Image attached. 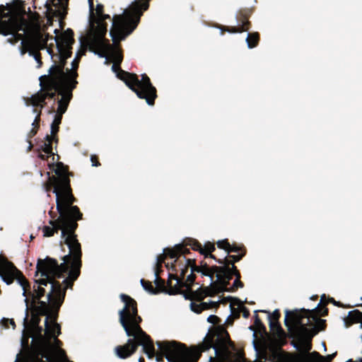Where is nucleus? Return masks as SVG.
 Here are the masks:
<instances>
[{
	"instance_id": "9d476101",
	"label": "nucleus",
	"mask_w": 362,
	"mask_h": 362,
	"mask_svg": "<svg viewBox=\"0 0 362 362\" xmlns=\"http://www.w3.org/2000/svg\"><path fill=\"white\" fill-rule=\"evenodd\" d=\"M122 301L124 303L123 309L119 311V322L124 328L127 335H132L130 329L135 328L141 331L140 325L142 318L138 314L136 301L128 295H120Z\"/></svg>"
},
{
	"instance_id": "79ce46f5",
	"label": "nucleus",
	"mask_w": 362,
	"mask_h": 362,
	"mask_svg": "<svg viewBox=\"0 0 362 362\" xmlns=\"http://www.w3.org/2000/svg\"><path fill=\"white\" fill-rule=\"evenodd\" d=\"M325 295H322L321 297L320 303L318 305V307H322L325 306L328 303H332L334 305L340 307V308H344V306L342 305V303L339 301H336L333 298H329L327 301H325Z\"/></svg>"
},
{
	"instance_id": "774afa93",
	"label": "nucleus",
	"mask_w": 362,
	"mask_h": 362,
	"mask_svg": "<svg viewBox=\"0 0 362 362\" xmlns=\"http://www.w3.org/2000/svg\"><path fill=\"white\" fill-rule=\"evenodd\" d=\"M162 267H158V265H155L154 273L156 274V272H158L159 273V276H160L161 274V273L163 272L162 269Z\"/></svg>"
},
{
	"instance_id": "5fc2aeb1",
	"label": "nucleus",
	"mask_w": 362,
	"mask_h": 362,
	"mask_svg": "<svg viewBox=\"0 0 362 362\" xmlns=\"http://www.w3.org/2000/svg\"><path fill=\"white\" fill-rule=\"evenodd\" d=\"M244 284L240 279H235L233 284L228 288V292H235L238 288H243Z\"/></svg>"
},
{
	"instance_id": "bf43d9fd",
	"label": "nucleus",
	"mask_w": 362,
	"mask_h": 362,
	"mask_svg": "<svg viewBox=\"0 0 362 362\" xmlns=\"http://www.w3.org/2000/svg\"><path fill=\"white\" fill-rule=\"evenodd\" d=\"M1 323L6 328H8V324L11 325L13 328L16 327V324L13 319L3 318L1 320Z\"/></svg>"
},
{
	"instance_id": "473e14b6",
	"label": "nucleus",
	"mask_w": 362,
	"mask_h": 362,
	"mask_svg": "<svg viewBox=\"0 0 362 362\" xmlns=\"http://www.w3.org/2000/svg\"><path fill=\"white\" fill-rule=\"evenodd\" d=\"M347 321H349L350 324L362 322V312L358 310L350 311L347 317Z\"/></svg>"
},
{
	"instance_id": "6e6d98bb",
	"label": "nucleus",
	"mask_w": 362,
	"mask_h": 362,
	"mask_svg": "<svg viewBox=\"0 0 362 362\" xmlns=\"http://www.w3.org/2000/svg\"><path fill=\"white\" fill-rule=\"evenodd\" d=\"M269 313V321H276L279 322V318L281 317V313L279 310L276 309L272 314Z\"/></svg>"
},
{
	"instance_id": "9b49d317",
	"label": "nucleus",
	"mask_w": 362,
	"mask_h": 362,
	"mask_svg": "<svg viewBox=\"0 0 362 362\" xmlns=\"http://www.w3.org/2000/svg\"><path fill=\"white\" fill-rule=\"evenodd\" d=\"M168 284L170 286L169 295L182 294L186 300L198 301L199 288L193 291V284H187V278L180 276V274L169 273Z\"/></svg>"
},
{
	"instance_id": "7c9ffc66",
	"label": "nucleus",
	"mask_w": 362,
	"mask_h": 362,
	"mask_svg": "<svg viewBox=\"0 0 362 362\" xmlns=\"http://www.w3.org/2000/svg\"><path fill=\"white\" fill-rule=\"evenodd\" d=\"M260 35L259 33L254 32L250 33L246 38V42L249 48L252 49L256 47L259 42Z\"/></svg>"
},
{
	"instance_id": "ddd939ff",
	"label": "nucleus",
	"mask_w": 362,
	"mask_h": 362,
	"mask_svg": "<svg viewBox=\"0 0 362 362\" xmlns=\"http://www.w3.org/2000/svg\"><path fill=\"white\" fill-rule=\"evenodd\" d=\"M0 276L8 285L11 284L16 279L21 286L23 287L28 286L23 273L3 255H0Z\"/></svg>"
},
{
	"instance_id": "13d9d810",
	"label": "nucleus",
	"mask_w": 362,
	"mask_h": 362,
	"mask_svg": "<svg viewBox=\"0 0 362 362\" xmlns=\"http://www.w3.org/2000/svg\"><path fill=\"white\" fill-rule=\"evenodd\" d=\"M35 328L36 329L37 337L34 341H40L41 338H42L44 340H47L42 334V332L43 330L42 327L39 325L38 327H35Z\"/></svg>"
},
{
	"instance_id": "a878e982",
	"label": "nucleus",
	"mask_w": 362,
	"mask_h": 362,
	"mask_svg": "<svg viewBox=\"0 0 362 362\" xmlns=\"http://www.w3.org/2000/svg\"><path fill=\"white\" fill-rule=\"evenodd\" d=\"M284 360L286 362H315L309 358V354H291V353H284Z\"/></svg>"
},
{
	"instance_id": "f257e3e1",
	"label": "nucleus",
	"mask_w": 362,
	"mask_h": 362,
	"mask_svg": "<svg viewBox=\"0 0 362 362\" xmlns=\"http://www.w3.org/2000/svg\"><path fill=\"white\" fill-rule=\"evenodd\" d=\"M56 208L59 216L55 219L56 214L52 210L49 211L52 218L49 223L52 226L43 227V235L52 237L61 230V238L64 239V244L67 245L69 253L62 258L63 262L60 264L56 259L49 257L44 259H39L36 266L37 274L40 272L42 276L55 274L58 278H64L67 274V279L65 281L71 283L77 280L80 276L82 267L81 245L75 232L78 226V221L83 219V214L79 208L74 204L69 205L56 202Z\"/></svg>"
},
{
	"instance_id": "423d86ee",
	"label": "nucleus",
	"mask_w": 362,
	"mask_h": 362,
	"mask_svg": "<svg viewBox=\"0 0 362 362\" xmlns=\"http://www.w3.org/2000/svg\"><path fill=\"white\" fill-rule=\"evenodd\" d=\"M56 176H52L49 179V184L46 186V191H50L53 187V193L56 194V202L74 204L77 199L73 194L71 187L70 176H73V173L69 172V166L64 165L62 162H57L49 164V169H53Z\"/></svg>"
},
{
	"instance_id": "c756f323",
	"label": "nucleus",
	"mask_w": 362,
	"mask_h": 362,
	"mask_svg": "<svg viewBox=\"0 0 362 362\" xmlns=\"http://www.w3.org/2000/svg\"><path fill=\"white\" fill-rule=\"evenodd\" d=\"M214 269L218 272L217 276H221L226 281H230L233 279V274L230 272L228 265L222 264V266Z\"/></svg>"
},
{
	"instance_id": "a211bd4d",
	"label": "nucleus",
	"mask_w": 362,
	"mask_h": 362,
	"mask_svg": "<svg viewBox=\"0 0 362 362\" xmlns=\"http://www.w3.org/2000/svg\"><path fill=\"white\" fill-rule=\"evenodd\" d=\"M36 272H37V270ZM39 274H41V273L38 272L37 274V272H35V276H37ZM40 276H41V278L39 279V280L45 278V276H42V274H40ZM25 279L28 282V286H25V287H23V286H21L23 290V296L26 297L25 298V303L26 304V316L25 317V322H27L28 316V310H29V303H31L32 304H35V303H36L37 300L41 299V298L42 296H44L45 294V289L41 286H44V285L40 284L39 283H37L38 279H36L35 281V283L36 284H37V287L35 286V285L33 286V289H34L33 291L34 292L32 293L30 291V283L26 278H25Z\"/></svg>"
},
{
	"instance_id": "f8f14e48",
	"label": "nucleus",
	"mask_w": 362,
	"mask_h": 362,
	"mask_svg": "<svg viewBox=\"0 0 362 362\" xmlns=\"http://www.w3.org/2000/svg\"><path fill=\"white\" fill-rule=\"evenodd\" d=\"M299 313L302 317V320L304 322L305 326L309 329H316L320 331H323L327 327L325 320L319 318V315L327 316L328 315V308L325 306L317 307L313 310L300 309L293 310Z\"/></svg>"
},
{
	"instance_id": "0e129e2a",
	"label": "nucleus",
	"mask_w": 362,
	"mask_h": 362,
	"mask_svg": "<svg viewBox=\"0 0 362 362\" xmlns=\"http://www.w3.org/2000/svg\"><path fill=\"white\" fill-rule=\"evenodd\" d=\"M40 115H37V116L35 117L33 122L32 123L33 127H35L37 129L40 128Z\"/></svg>"
},
{
	"instance_id": "dca6fc26",
	"label": "nucleus",
	"mask_w": 362,
	"mask_h": 362,
	"mask_svg": "<svg viewBox=\"0 0 362 362\" xmlns=\"http://www.w3.org/2000/svg\"><path fill=\"white\" fill-rule=\"evenodd\" d=\"M184 263H181L180 267L182 268L181 269V276L185 277L186 274L188 272V269H190V274L187 276V284H194L196 280L197 276L195 273L202 274L204 271H206L211 269V267L205 260H202L199 262V264H197V261L195 259H185L183 258Z\"/></svg>"
},
{
	"instance_id": "680f3d73",
	"label": "nucleus",
	"mask_w": 362,
	"mask_h": 362,
	"mask_svg": "<svg viewBox=\"0 0 362 362\" xmlns=\"http://www.w3.org/2000/svg\"><path fill=\"white\" fill-rule=\"evenodd\" d=\"M38 129H39L33 127L27 134V141H30V139L34 137L37 134Z\"/></svg>"
},
{
	"instance_id": "4468645a",
	"label": "nucleus",
	"mask_w": 362,
	"mask_h": 362,
	"mask_svg": "<svg viewBox=\"0 0 362 362\" xmlns=\"http://www.w3.org/2000/svg\"><path fill=\"white\" fill-rule=\"evenodd\" d=\"M53 347L49 340L34 341L29 349L28 362H57L51 359L50 352Z\"/></svg>"
},
{
	"instance_id": "a18cd8bd",
	"label": "nucleus",
	"mask_w": 362,
	"mask_h": 362,
	"mask_svg": "<svg viewBox=\"0 0 362 362\" xmlns=\"http://www.w3.org/2000/svg\"><path fill=\"white\" fill-rule=\"evenodd\" d=\"M1 33L4 35H8L13 33L12 26L6 21H2L0 25Z\"/></svg>"
},
{
	"instance_id": "7ed1b4c3",
	"label": "nucleus",
	"mask_w": 362,
	"mask_h": 362,
	"mask_svg": "<svg viewBox=\"0 0 362 362\" xmlns=\"http://www.w3.org/2000/svg\"><path fill=\"white\" fill-rule=\"evenodd\" d=\"M150 0H136L122 14L115 15L110 31L115 44L125 40L138 26L144 12L149 8Z\"/></svg>"
},
{
	"instance_id": "f704fd0d",
	"label": "nucleus",
	"mask_w": 362,
	"mask_h": 362,
	"mask_svg": "<svg viewBox=\"0 0 362 362\" xmlns=\"http://www.w3.org/2000/svg\"><path fill=\"white\" fill-rule=\"evenodd\" d=\"M63 115H55L54 119L51 125V134L52 136L55 137L59 132V125L62 122Z\"/></svg>"
},
{
	"instance_id": "6e6552de",
	"label": "nucleus",
	"mask_w": 362,
	"mask_h": 362,
	"mask_svg": "<svg viewBox=\"0 0 362 362\" xmlns=\"http://www.w3.org/2000/svg\"><path fill=\"white\" fill-rule=\"evenodd\" d=\"M132 335H127L129 338L124 345H119L115 348L116 356L122 359H125L132 356L137 350L139 346H142V351L148 358H153L155 355V347L151 337L142 329L141 331L135 328L130 329Z\"/></svg>"
},
{
	"instance_id": "0eeeda50",
	"label": "nucleus",
	"mask_w": 362,
	"mask_h": 362,
	"mask_svg": "<svg viewBox=\"0 0 362 362\" xmlns=\"http://www.w3.org/2000/svg\"><path fill=\"white\" fill-rule=\"evenodd\" d=\"M56 275H45V278L38 280L37 283L40 284L45 285V286L49 284L50 286V291L48 293L47 301L50 303L51 312L47 313V317L45 318V328L48 329V324L49 322V320L52 323L57 322V320L58 318V313L60 307L64 303L66 292L67 288H72L74 286V283L75 281L71 282L65 281L67 279V276L64 279L62 283L61 284L57 279L58 278L55 276Z\"/></svg>"
},
{
	"instance_id": "2eb2a0df",
	"label": "nucleus",
	"mask_w": 362,
	"mask_h": 362,
	"mask_svg": "<svg viewBox=\"0 0 362 362\" xmlns=\"http://www.w3.org/2000/svg\"><path fill=\"white\" fill-rule=\"evenodd\" d=\"M190 238H185L181 244H177L175 245V247L172 248H167L168 253L169 255V257L170 259H175L174 262L171 263L170 266L169 263L165 264V267L169 271H172L171 273L174 274H180L181 276V269H182L180 265L181 263H184L183 258L187 259L186 257V255L190 253L189 249L187 248V246L189 245L188 243V240Z\"/></svg>"
},
{
	"instance_id": "ea45409f",
	"label": "nucleus",
	"mask_w": 362,
	"mask_h": 362,
	"mask_svg": "<svg viewBox=\"0 0 362 362\" xmlns=\"http://www.w3.org/2000/svg\"><path fill=\"white\" fill-rule=\"evenodd\" d=\"M214 283L215 284V287H218L219 289H221V292H228L229 288L228 286L230 284V281H226V279L221 277V276H217V279Z\"/></svg>"
},
{
	"instance_id": "1a4fd4ad",
	"label": "nucleus",
	"mask_w": 362,
	"mask_h": 362,
	"mask_svg": "<svg viewBox=\"0 0 362 362\" xmlns=\"http://www.w3.org/2000/svg\"><path fill=\"white\" fill-rule=\"evenodd\" d=\"M107 19L110 20L109 14L104 13V6L98 4L95 8V13L93 10V15L90 12L89 25L90 33L88 40H90L92 48H101L104 46L103 37L106 35L107 31V24L105 22Z\"/></svg>"
},
{
	"instance_id": "5701e85b",
	"label": "nucleus",
	"mask_w": 362,
	"mask_h": 362,
	"mask_svg": "<svg viewBox=\"0 0 362 362\" xmlns=\"http://www.w3.org/2000/svg\"><path fill=\"white\" fill-rule=\"evenodd\" d=\"M254 11L253 8H242L238 10L236 14L238 23L244 28H247L248 31L251 28V22L249 18Z\"/></svg>"
},
{
	"instance_id": "20e7f679",
	"label": "nucleus",
	"mask_w": 362,
	"mask_h": 362,
	"mask_svg": "<svg viewBox=\"0 0 362 362\" xmlns=\"http://www.w3.org/2000/svg\"><path fill=\"white\" fill-rule=\"evenodd\" d=\"M284 325L288 331V338L293 339L291 344L297 350L303 352L298 354H308L312 349V339L318 334L316 329H309L305 326L302 317L296 311L286 310Z\"/></svg>"
},
{
	"instance_id": "c85d7f7f",
	"label": "nucleus",
	"mask_w": 362,
	"mask_h": 362,
	"mask_svg": "<svg viewBox=\"0 0 362 362\" xmlns=\"http://www.w3.org/2000/svg\"><path fill=\"white\" fill-rule=\"evenodd\" d=\"M154 284H156V287L154 288L156 290H158V293H165L168 294L170 286H168V282L165 283V280L160 277L158 272H156Z\"/></svg>"
},
{
	"instance_id": "4d7b16f0",
	"label": "nucleus",
	"mask_w": 362,
	"mask_h": 362,
	"mask_svg": "<svg viewBox=\"0 0 362 362\" xmlns=\"http://www.w3.org/2000/svg\"><path fill=\"white\" fill-rule=\"evenodd\" d=\"M207 321L213 325H218L221 322V319L214 315H209L207 318Z\"/></svg>"
},
{
	"instance_id": "f3484780",
	"label": "nucleus",
	"mask_w": 362,
	"mask_h": 362,
	"mask_svg": "<svg viewBox=\"0 0 362 362\" xmlns=\"http://www.w3.org/2000/svg\"><path fill=\"white\" fill-rule=\"evenodd\" d=\"M269 325L270 330L273 332V345L276 348V351L273 353V357L274 358H279L281 354L284 355V351L282 347L287 344V338L288 334L281 327L279 322L269 321Z\"/></svg>"
},
{
	"instance_id": "e2e57ef3",
	"label": "nucleus",
	"mask_w": 362,
	"mask_h": 362,
	"mask_svg": "<svg viewBox=\"0 0 362 362\" xmlns=\"http://www.w3.org/2000/svg\"><path fill=\"white\" fill-rule=\"evenodd\" d=\"M90 160L93 166L98 167L100 165V163L98 160V157L96 155H92L90 156Z\"/></svg>"
},
{
	"instance_id": "bb28decb",
	"label": "nucleus",
	"mask_w": 362,
	"mask_h": 362,
	"mask_svg": "<svg viewBox=\"0 0 362 362\" xmlns=\"http://www.w3.org/2000/svg\"><path fill=\"white\" fill-rule=\"evenodd\" d=\"M246 251H243L238 255H228L223 259L217 260V262L220 264L230 265V264H235L243 259L246 255Z\"/></svg>"
},
{
	"instance_id": "864d4df0",
	"label": "nucleus",
	"mask_w": 362,
	"mask_h": 362,
	"mask_svg": "<svg viewBox=\"0 0 362 362\" xmlns=\"http://www.w3.org/2000/svg\"><path fill=\"white\" fill-rule=\"evenodd\" d=\"M30 56H32L34 57V59L38 64L37 67L40 68L42 64V57H41L40 52L38 51L35 52V50L30 51Z\"/></svg>"
},
{
	"instance_id": "aec40b11",
	"label": "nucleus",
	"mask_w": 362,
	"mask_h": 362,
	"mask_svg": "<svg viewBox=\"0 0 362 362\" xmlns=\"http://www.w3.org/2000/svg\"><path fill=\"white\" fill-rule=\"evenodd\" d=\"M187 241V244L190 245V247L204 255L205 259L208 258L209 253H212L216 250L214 243L209 241L206 242L204 246L197 240L194 238H189Z\"/></svg>"
},
{
	"instance_id": "de8ad7c7",
	"label": "nucleus",
	"mask_w": 362,
	"mask_h": 362,
	"mask_svg": "<svg viewBox=\"0 0 362 362\" xmlns=\"http://www.w3.org/2000/svg\"><path fill=\"white\" fill-rule=\"evenodd\" d=\"M254 317H255L254 324H255V326L256 327L257 329L260 332H266V327H265L264 325L263 324V322H262V320H260L258 315L255 314Z\"/></svg>"
},
{
	"instance_id": "8fccbe9b",
	"label": "nucleus",
	"mask_w": 362,
	"mask_h": 362,
	"mask_svg": "<svg viewBox=\"0 0 362 362\" xmlns=\"http://www.w3.org/2000/svg\"><path fill=\"white\" fill-rule=\"evenodd\" d=\"M230 243L228 239H224L221 240H218L216 243L217 247L220 249L225 250L226 252L228 251V248H230Z\"/></svg>"
},
{
	"instance_id": "052dcab7",
	"label": "nucleus",
	"mask_w": 362,
	"mask_h": 362,
	"mask_svg": "<svg viewBox=\"0 0 362 362\" xmlns=\"http://www.w3.org/2000/svg\"><path fill=\"white\" fill-rule=\"evenodd\" d=\"M58 356L60 359L65 362H73L68 360L66 351L64 349H59L58 350Z\"/></svg>"
},
{
	"instance_id": "b1692460",
	"label": "nucleus",
	"mask_w": 362,
	"mask_h": 362,
	"mask_svg": "<svg viewBox=\"0 0 362 362\" xmlns=\"http://www.w3.org/2000/svg\"><path fill=\"white\" fill-rule=\"evenodd\" d=\"M199 292L200 295L198 297V302L202 301L206 296H214L218 293H222L221 289H219L218 287H215L214 282L211 283L209 286L200 288Z\"/></svg>"
},
{
	"instance_id": "c9c22d12",
	"label": "nucleus",
	"mask_w": 362,
	"mask_h": 362,
	"mask_svg": "<svg viewBox=\"0 0 362 362\" xmlns=\"http://www.w3.org/2000/svg\"><path fill=\"white\" fill-rule=\"evenodd\" d=\"M54 139V137L52 136L47 135L46 140L48 141L47 143H44V144L42 146V150L43 152H45L47 154H50L52 156V159H54V154L52 151V141Z\"/></svg>"
},
{
	"instance_id": "58836bf2",
	"label": "nucleus",
	"mask_w": 362,
	"mask_h": 362,
	"mask_svg": "<svg viewBox=\"0 0 362 362\" xmlns=\"http://www.w3.org/2000/svg\"><path fill=\"white\" fill-rule=\"evenodd\" d=\"M210 307L208 304V303L202 302L201 303L198 304L194 302H192L190 304L191 310L196 313H201L203 310H209L210 309Z\"/></svg>"
},
{
	"instance_id": "37998d69",
	"label": "nucleus",
	"mask_w": 362,
	"mask_h": 362,
	"mask_svg": "<svg viewBox=\"0 0 362 362\" xmlns=\"http://www.w3.org/2000/svg\"><path fill=\"white\" fill-rule=\"evenodd\" d=\"M222 30L227 31L230 33H243V32L247 31V28L243 27L239 23H238V26L224 27V28Z\"/></svg>"
},
{
	"instance_id": "e433bc0d",
	"label": "nucleus",
	"mask_w": 362,
	"mask_h": 362,
	"mask_svg": "<svg viewBox=\"0 0 362 362\" xmlns=\"http://www.w3.org/2000/svg\"><path fill=\"white\" fill-rule=\"evenodd\" d=\"M55 41L57 42V47L59 51V54H64V55H68L70 54V57H71L72 52H71V45H59V37L57 36L54 37Z\"/></svg>"
},
{
	"instance_id": "603ef678",
	"label": "nucleus",
	"mask_w": 362,
	"mask_h": 362,
	"mask_svg": "<svg viewBox=\"0 0 362 362\" xmlns=\"http://www.w3.org/2000/svg\"><path fill=\"white\" fill-rule=\"evenodd\" d=\"M40 314H38V313L34 312L32 315L31 319H30V323L32 324L33 327H38L40 325Z\"/></svg>"
},
{
	"instance_id": "cd10ccee",
	"label": "nucleus",
	"mask_w": 362,
	"mask_h": 362,
	"mask_svg": "<svg viewBox=\"0 0 362 362\" xmlns=\"http://www.w3.org/2000/svg\"><path fill=\"white\" fill-rule=\"evenodd\" d=\"M336 355L337 352L324 356L319 352L314 351L309 354V358L315 362H332Z\"/></svg>"
},
{
	"instance_id": "49530a36",
	"label": "nucleus",
	"mask_w": 362,
	"mask_h": 362,
	"mask_svg": "<svg viewBox=\"0 0 362 362\" xmlns=\"http://www.w3.org/2000/svg\"><path fill=\"white\" fill-rule=\"evenodd\" d=\"M219 266H216V265H214V266H211V269L206 270V271H204L203 273H202V276H209L211 279V283L214 282V275L216 274V276L217 277V275H218V272L217 271H215V269H214V267H218Z\"/></svg>"
},
{
	"instance_id": "2f4dec72",
	"label": "nucleus",
	"mask_w": 362,
	"mask_h": 362,
	"mask_svg": "<svg viewBox=\"0 0 362 362\" xmlns=\"http://www.w3.org/2000/svg\"><path fill=\"white\" fill-rule=\"evenodd\" d=\"M74 31L68 28L63 34L62 37V40L59 42V45H71L73 43H74L75 40L74 38Z\"/></svg>"
},
{
	"instance_id": "3c124183",
	"label": "nucleus",
	"mask_w": 362,
	"mask_h": 362,
	"mask_svg": "<svg viewBox=\"0 0 362 362\" xmlns=\"http://www.w3.org/2000/svg\"><path fill=\"white\" fill-rule=\"evenodd\" d=\"M30 51H33V50L31 49V47L30 46V44H29L28 40L22 41L21 47V54L23 55L26 52H28V54H30Z\"/></svg>"
},
{
	"instance_id": "69168bd1",
	"label": "nucleus",
	"mask_w": 362,
	"mask_h": 362,
	"mask_svg": "<svg viewBox=\"0 0 362 362\" xmlns=\"http://www.w3.org/2000/svg\"><path fill=\"white\" fill-rule=\"evenodd\" d=\"M229 270L231 273H235L236 271H238L235 264H230V265H229Z\"/></svg>"
},
{
	"instance_id": "f03ea898",
	"label": "nucleus",
	"mask_w": 362,
	"mask_h": 362,
	"mask_svg": "<svg viewBox=\"0 0 362 362\" xmlns=\"http://www.w3.org/2000/svg\"><path fill=\"white\" fill-rule=\"evenodd\" d=\"M69 57L70 54H59V63L49 68V75L40 78L41 90L25 98V104L34 107L35 113H42V108L47 105V100L53 102L48 113H65L66 111L73 96L72 91L78 83L76 80L70 78L67 71H64Z\"/></svg>"
},
{
	"instance_id": "338daca9",
	"label": "nucleus",
	"mask_w": 362,
	"mask_h": 362,
	"mask_svg": "<svg viewBox=\"0 0 362 362\" xmlns=\"http://www.w3.org/2000/svg\"><path fill=\"white\" fill-rule=\"evenodd\" d=\"M210 307V309L211 308H218V302H214V301H211L210 303H208Z\"/></svg>"
},
{
	"instance_id": "c03bdc74",
	"label": "nucleus",
	"mask_w": 362,
	"mask_h": 362,
	"mask_svg": "<svg viewBox=\"0 0 362 362\" xmlns=\"http://www.w3.org/2000/svg\"><path fill=\"white\" fill-rule=\"evenodd\" d=\"M243 251L247 252V250L243 244L238 245L236 243H233L232 245L230 244V248H228V251L227 253L228 255H230V252H235V253L239 254V253L243 252Z\"/></svg>"
},
{
	"instance_id": "4c0bfd02",
	"label": "nucleus",
	"mask_w": 362,
	"mask_h": 362,
	"mask_svg": "<svg viewBox=\"0 0 362 362\" xmlns=\"http://www.w3.org/2000/svg\"><path fill=\"white\" fill-rule=\"evenodd\" d=\"M50 337H57L61 334V327L57 322L52 323L51 325L48 324V329H46Z\"/></svg>"
},
{
	"instance_id": "72a5a7b5",
	"label": "nucleus",
	"mask_w": 362,
	"mask_h": 362,
	"mask_svg": "<svg viewBox=\"0 0 362 362\" xmlns=\"http://www.w3.org/2000/svg\"><path fill=\"white\" fill-rule=\"evenodd\" d=\"M79 62L80 57H76L71 63L72 69L71 70L66 69L69 76H70V78H71L74 81L76 80V78L78 76L77 69L78 68Z\"/></svg>"
},
{
	"instance_id": "4be33fe9",
	"label": "nucleus",
	"mask_w": 362,
	"mask_h": 362,
	"mask_svg": "<svg viewBox=\"0 0 362 362\" xmlns=\"http://www.w3.org/2000/svg\"><path fill=\"white\" fill-rule=\"evenodd\" d=\"M227 300L231 301L230 307L231 309V312L235 318L240 317V313H243V316L245 318H248L250 317V310H248L247 308L242 305V303L240 299L228 296L227 298Z\"/></svg>"
},
{
	"instance_id": "39448f33",
	"label": "nucleus",
	"mask_w": 362,
	"mask_h": 362,
	"mask_svg": "<svg viewBox=\"0 0 362 362\" xmlns=\"http://www.w3.org/2000/svg\"><path fill=\"white\" fill-rule=\"evenodd\" d=\"M120 64L114 62L112 66V70L117 74V77L123 81L139 98L144 99L148 105H153L158 97L157 90L153 86L149 77L144 74L141 76V78L139 79L137 74L122 70Z\"/></svg>"
},
{
	"instance_id": "6ab92c4d",
	"label": "nucleus",
	"mask_w": 362,
	"mask_h": 362,
	"mask_svg": "<svg viewBox=\"0 0 362 362\" xmlns=\"http://www.w3.org/2000/svg\"><path fill=\"white\" fill-rule=\"evenodd\" d=\"M103 41H104V46L101 47V48L95 49L92 48L90 40H88L90 51L99 55L100 57H107L110 55L114 62L121 64L123 60L122 49L120 48H115L110 45L109 40L105 38V36L103 37Z\"/></svg>"
},
{
	"instance_id": "a19ab883",
	"label": "nucleus",
	"mask_w": 362,
	"mask_h": 362,
	"mask_svg": "<svg viewBox=\"0 0 362 362\" xmlns=\"http://www.w3.org/2000/svg\"><path fill=\"white\" fill-rule=\"evenodd\" d=\"M140 282L144 290L151 294H158V290H156L151 281L141 279Z\"/></svg>"
},
{
	"instance_id": "09e8293b",
	"label": "nucleus",
	"mask_w": 362,
	"mask_h": 362,
	"mask_svg": "<svg viewBox=\"0 0 362 362\" xmlns=\"http://www.w3.org/2000/svg\"><path fill=\"white\" fill-rule=\"evenodd\" d=\"M167 248H165L163 251V255H160L157 257V261L156 265H158V267H163V264L165 263V260L167 257H169V255L167 254Z\"/></svg>"
},
{
	"instance_id": "393cba45",
	"label": "nucleus",
	"mask_w": 362,
	"mask_h": 362,
	"mask_svg": "<svg viewBox=\"0 0 362 362\" xmlns=\"http://www.w3.org/2000/svg\"><path fill=\"white\" fill-rule=\"evenodd\" d=\"M30 306L32 308V309H33L34 312L38 313V314H40L41 315H47L48 312L49 311V308H51L49 302L47 303V302L42 301L40 299L37 300L35 304L30 303L29 307Z\"/></svg>"
},
{
	"instance_id": "412c9836",
	"label": "nucleus",
	"mask_w": 362,
	"mask_h": 362,
	"mask_svg": "<svg viewBox=\"0 0 362 362\" xmlns=\"http://www.w3.org/2000/svg\"><path fill=\"white\" fill-rule=\"evenodd\" d=\"M49 34H45V37L40 32L37 33L34 36L28 40L32 50L35 52L44 49L47 47L49 40Z\"/></svg>"
}]
</instances>
